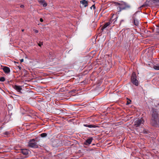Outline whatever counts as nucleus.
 Returning a JSON list of instances; mask_svg holds the SVG:
<instances>
[{
    "label": "nucleus",
    "mask_w": 159,
    "mask_h": 159,
    "mask_svg": "<svg viewBox=\"0 0 159 159\" xmlns=\"http://www.w3.org/2000/svg\"><path fill=\"white\" fill-rule=\"evenodd\" d=\"M80 3L82 4L84 7H85L88 6V3L87 1L85 0H83L80 1Z\"/></svg>",
    "instance_id": "9d476101"
},
{
    "label": "nucleus",
    "mask_w": 159,
    "mask_h": 159,
    "mask_svg": "<svg viewBox=\"0 0 159 159\" xmlns=\"http://www.w3.org/2000/svg\"><path fill=\"white\" fill-rule=\"evenodd\" d=\"M4 134L5 135H8L9 134V132H6L4 133Z\"/></svg>",
    "instance_id": "a211bd4d"
},
{
    "label": "nucleus",
    "mask_w": 159,
    "mask_h": 159,
    "mask_svg": "<svg viewBox=\"0 0 159 159\" xmlns=\"http://www.w3.org/2000/svg\"><path fill=\"white\" fill-rule=\"evenodd\" d=\"M92 139H87L86 140L85 144L86 145L90 144L92 142Z\"/></svg>",
    "instance_id": "4468645a"
},
{
    "label": "nucleus",
    "mask_w": 159,
    "mask_h": 159,
    "mask_svg": "<svg viewBox=\"0 0 159 159\" xmlns=\"http://www.w3.org/2000/svg\"><path fill=\"white\" fill-rule=\"evenodd\" d=\"M18 67L19 68V69L20 70H21V67L20 66H18Z\"/></svg>",
    "instance_id": "bb28decb"
},
{
    "label": "nucleus",
    "mask_w": 159,
    "mask_h": 159,
    "mask_svg": "<svg viewBox=\"0 0 159 159\" xmlns=\"http://www.w3.org/2000/svg\"><path fill=\"white\" fill-rule=\"evenodd\" d=\"M136 16V14H134L133 16V19L134 24L136 26H138L139 24V21L138 20L135 19L134 18L135 16Z\"/></svg>",
    "instance_id": "6e6552de"
},
{
    "label": "nucleus",
    "mask_w": 159,
    "mask_h": 159,
    "mask_svg": "<svg viewBox=\"0 0 159 159\" xmlns=\"http://www.w3.org/2000/svg\"><path fill=\"white\" fill-rule=\"evenodd\" d=\"M40 21H41V22H43V19H42V18H40Z\"/></svg>",
    "instance_id": "5701e85b"
},
{
    "label": "nucleus",
    "mask_w": 159,
    "mask_h": 159,
    "mask_svg": "<svg viewBox=\"0 0 159 159\" xmlns=\"http://www.w3.org/2000/svg\"><path fill=\"white\" fill-rule=\"evenodd\" d=\"M34 32L36 33H38V31L36 30H34Z\"/></svg>",
    "instance_id": "aec40b11"
},
{
    "label": "nucleus",
    "mask_w": 159,
    "mask_h": 159,
    "mask_svg": "<svg viewBox=\"0 0 159 159\" xmlns=\"http://www.w3.org/2000/svg\"><path fill=\"white\" fill-rule=\"evenodd\" d=\"M24 29H23V30H22V32H23L24 31Z\"/></svg>",
    "instance_id": "c85d7f7f"
},
{
    "label": "nucleus",
    "mask_w": 159,
    "mask_h": 159,
    "mask_svg": "<svg viewBox=\"0 0 159 159\" xmlns=\"http://www.w3.org/2000/svg\"><path fill=\"white\" fill-rule=\"evenodd\" d=\"M155 2H159V0H153Z\"/></svg>",
    "instance_id": "412c9836"
},
{
    "label": "nucleus",
    "mask_w": 159,
    "mask_h": 159,
    "mask_svg": "<svg viewBox=\"0 0 159 159\" xmlns=\"http://www.w3.org/2000/svg\"><path fill=\"white\" fill-rule=\"evenodd\" d=\"M39 2L43 5V6L44 7L47 6V4L45 2L44 0H38Z\"/></svg>",
    "instance_id": "1a4fd4ad"
},
{
    "label": "nucleus",
    "mask_w": 159,
    "mask_h": 159,
    "mask_svg": "<svg viewBox=\"0 0 159 159\" xmlns=\"http://www.w3.org/2000/svg\"><path fill=\"white\" fill-rule=\"evenodd\" d=\"M24 7L23 5H21L20 6V7L21 8H23Z\"/></svg>",
    "instance_id": "b1692460"
},
{
    "label": "nucleus",
    "mask_w": 159,
    "mask_h": 159,
    "mask_svg": "<svg viewBox=\"0 0 159 159\" xmlns=\"http://www.w3.org/2000/svg\"><path fill=\"white\" fill-rule=\"evenodd\" d=\"M5 80V78L4 77H2L0 78V81L1 82H3Z\"/></svg>",
    "instance_id": "dca6fc26"
},
{
    "label": "nucleus",
    "mask_w": 159,
    "mask_h": 159,
    "mask_svg": "<svg viewBox=\"0 0 159 159\" xmlns=\"http://www.w3.org/2000/svg\"><path fill=\"white\" fill-rule=\"evenodd\" d=\"M29 150L27 149H22V153L25 155H27L29 153Z\"/></svg>",
    "instance_id": "f8f14e48"
},
{
    "label": "nucleus",
    "mask_w": 159,
    "mask_h": 159,
    "mask_svg": "<svg viewBox=\"0 0 159 159\" xmlns=\"http://www.w3.org/2000/svg\"><path fill=\"white\" fill-rule=\"evenodd\" d=\"M129 101L130 102H129L128 101L127 103L126 104L127 105H128L130 103V102H131V101L129 100Z\"/></svg>",
    "instance_id": "4be33fe9"
},
{
    "label": "nucleus",
    "mask_w": 159,
    "mask_h": 159,
    "mask_svg": "<svg viewBox=\"0 0 159 159\" xmlns=\"http://www.w3.org/2000/svg\"><path fill=\"white\" fill-rule=\"evenodd\" d=\"M116 5H118L117 9L118 12H120L122 10L129 9L131 8L130 4L125 2H121L120 3L115 2Z\"/></svg>",
    "instance_id": "f257e3e1"
},
{
    "label": "nucleus",
    "mask_w": 159,
    "mask_h": 159,
    "mask_svg": "<svg viewBox=\"0 0 159 159\" xmlns=\"http://www.w3.org/2000/svg\"><path fill=\"white\" fill-rule=\"evenodd\" d=\"M144 122V121L143 119L142 118L138 119L134 122V125L135 127H139L141 125L143 124Z\"/></svg>",
    "instance_id": "423d86ee"
},
{
    "label": "nucleus",
    "mask_w": 159,
    "mask_h": 159,
    "mask_svg": "<svg viewBox=\"0 0 159 159\" xmlns=\"http://www.w3.org/2000/svg\"><path fill=\"white\" fill-rule=\"evenodd\" d=\"M131 80L133 84L136 86H138L139 84L138 80L136 79V76L135 72H133L131 77Z\"/></svg>",
    "instance_id": "39448f33"
},
{
    "label": "nucleus",
    "mask_w": 159,
    "mask_h": 159,
    "mask_svg": "<svg viewBox=\"0 0 159 159\" xmlns=\"http://www.w3.org/2000/svg\"><path fill=\"white\" fill-rule=\"evenodd\" d=\"M3 70L4 72L7 73H8L10 72V69L9 68L7 67H4L3 68Z\"/></svg>",
    "instance_id": "ddd939ff"
},
{
    "label": "nucleus",
    "mask_w": 159,
    "mask_h": 159,
    "mask_svg": "<svg viewBox=\"0 0 159 159\" xmlns=\"http://www.w3.org/2000/svg\"><path fill=\"white\" fill-rule=\"evenodd\" d=\"M117 18L118 17L116 15H113L111 18L109 22L106 23L102 27V28L101 29V30L103 31L104 29L106 28L112 22V21L114 20V23L117 20Z\"/></svg>",
    "instance_id": "7ed1b4c3"
},
{
    "label": "nucleus",
    "mask_w": 159,
    "mask_h": 159,
    "mask_svg": "<svg viewBox=\"0 0 159 159\" xmlns=\"http://www.w3.org/2000/svg\"><path fill=\"white\" fill-rule=\"evenodd\" d=\"M159 117L156 111H153L152 114V118L151 120V123L153 125L157 124L159 121Z\"/></svg>",
    "instance_id": "f03ea898"
},
{
    "label": "nucleus",
    "mask_w": 159,
    "mask_h": 159,
    "mask_svg": "<svg viewBox=\"0 0 159 159\" xmlns=\"http://www.w3.org/2000/svg\"><path fill=\"white\" fill-rule=\"evenodd\" d=\"M38 45L39 46L41 47L42 45H43V43L42 42L38 44Z\"/></svg>",
    "instance_id": "6ab92c4d"
},
{
    "label": "nucleus",
    "mask_w": 159,
    "mask_h": 159,
    "mask_svg": "<svg viewBox=\"0 0 159 159\" xmlns=\"http://www.w3.org/2000/svg\"><path fill=\"white\" fill-rule=\"evenodd\" d=\"M143 132L144 133H147V132L146 131H145L144 130L143 131Z\"/></svg>",
    "instance_id": "cd10ccee"
},
{
    "label": "nucleus",
    "mask_w": 159,
    "mask_h": 159,
    "mask_svg": "<svg viewBox=\"0 0 159 159\" xmlns=\"http://www.w3.org/2000/svg\"><path fill=\"white\" fill-rule=\"evenodd\" d=\"M23 61H24V60L23 59L20 60V61L21 62H23Z\"/></svg>",
    "instance_id": "393cba45"
},
{
    "label": "nucleus",
    "mask_w": 159,
    "mask_h": 159,
    "mask_svg": "<svg viewBox=\"0 0 159 159\" xmlns=\"http://www.w3.org/2000/svg\"><path fill=\"white\" fill-rule=\"evenodd\" d=\"M13 88L15 90H16L20 93H22V92H21V90H22V89L20 86L15 85L14 86Z\"/></svg>",
    "instance_id": "0eeeda50"
},
{
    "label": "nucleus",
    "mask_w": 159,
    "mask_h": 159,
    "mask_svg": "<svg viewBox=\"0 0 159 159\" xmlns=\"http://www.w3.org/2000/svg\"><path fill=\"white\" fill-rule=\"evenodd\" d=\"M84 126L89 128H96L98 127L97 126L93 125H88V124H84Z\"/></svg>",
    "instance_id": "9b49d317"
},
{
    "label": "nucleus",
    "mask_w": 159,
    "mask_h": 159,
    "mask_svg": "<svg viewBox=\"0 0 159 159\" xmlns=\"http://www.w3.org/2000/svg\"><path fill=\"white\" fill-rule=\"evenodd\" d=\"M147 7V5L146 4H143V5H142L140 7V8H141L142 7Z\"/></svg>",
    "instance_id": "f3484780"
},
{
    "label": "nucleus",
    "mask_w": 159,
    "mask_h": 159,
    "mask_svg": "<svg viewBox=\"0 0 159 159\" xmlns=\"http://www.w3.org/2000/svg\"><path fill=\"white\" fill-rule=\"evenodd\" d=\"M92 7H93V8H94V9L95 8V5H93L92 6Z\"/></svg>",
    "instance_id": "a878e982"
},
{
    "label": "nucleus",
    "mask_w": 159,
    "mask_h": 159,
    "mask_svg": "<svg viewBox=\"0 0 159 159\" xmlns=\"http://www.w3.org/2000/svg\"><path fill=\"white\" fill-rule=\"evenodd\" d=\"M27 57H25V58H27Z\"/></svg>",
    "instance_id": "c756f323"
},
{
    "label": "nucleus",
    "mask_w": 159,
    "mask_h": 159,
    "mask_svg": "<svg viewBox=\"0 0 159 159\" xmlns=\"http://www.w3.org/2000/svg\"><path fill=\"white\" fill-rule=\"evenodd\" d=\"M28 145L30 147L34 148H37L38 147V145L34 139L30 140L29 142Z\"/></svg>",
    "instance_id": "20e7f679"
},
{
    "label": "nucleus",
    "mask_w": 159,
    "mask_h": 159,
    "mask_svg": "<svg viewBox=\"0 0 159 159\" xmlns=\"http://www.w3.org/2000/svg\"><path fill=\"white\" fill-rule=\"evenodd\" d=\"M47 135V134L45 133H43L41 134V136L42 137H46Z\"/></svg>",
    "instance_id": "2eb2a0df"
}]
</instances>
